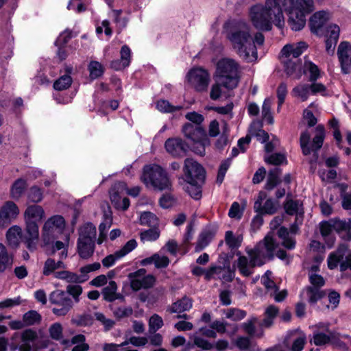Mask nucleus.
<instances>
[{
  "label": "nucleus",
  "instance_id": "1",
  "mask_svg": "<svg viewBox=\"0 0 351 351\" xmlns=\"http://www.w3.org/2000/svg\"><path fill=\"white\" fill-rule=\"evenodd\" d=\"M314 9L313 0H265L264 3L250 8L249 18L257 29L269 31L273 25L279 28L284 26L285 12L291 29L299 31L304 28L306 16Z\"/></svg>",
  "mask_w": 351,
  "mask_h": 351
},
{
  "label": "nucleus",
  "instance_id": "19",
  "mask_svg": "<svg viewBox=\"0 0 351 351\" xmlns=\"http://www.w3.org/2000/svg\"><path fill=\"white\" fill-rule=\"evenodd\" d=\"M305 42L300 41L295 43L287 44L283 47L280 53V60L287 62L289 58L299 59V57L307 49Z\"/></svg>",
  "mask_w": 351,
  "mask_h": 351
},
{
  "label": "nucleus",
  "instance_id": "27",
  "mask_svg": "<svg viewBox=\"0 0 351 351\" xmlns=\"http://www.w3.org/2000/svg\"><path fill=\"white\" fill-rule=\"evenodd\" d=\"M6 240L10 246L17 247L21 241H23L22 229L19 226L14 225L11 226L6 232Z\"/></svg>",
  "mask_w": 351,
  "mask_h": 351
},
{
  "label": "nucleus",
  "instance_id": "44",
  "mask_svg": "<svg viewBox=\"0 0 351 351\" xmlns=\"http://www.w3.org/2000/svg\"><path fill=\"white\" fill-rule=\"evenodd\" d=\"M317 108L314 103H311L307 108L304 110L303 119L307 123L309 127H313L317 123V119L314 113L317 112Z\"/></svg>",
  "mask_w": 351,
  "mask_h": 351
},
{
  "label": "nucleus",
  "instance_id": "61",
  "mask_svg": "<svg viewBox=\"0 0 351 351\" xmlns=\"http://www.w3.org/2000/svg\"><path fill=\"white\" fill-rule=\"evenodd\" d=\"M160 232L157 229H149L141 233V239L143 242L154 241L159 238Z\"/></svg>",
  "mask_w": 351,
  "mask_h": 351
},
{
  "label": "nucleus",
  "instance_id": "64",
  "mask_svg": "<svg viewBox=\"0 0 351 351\" xmlns=\"http://www.w3.org/2000/svg\"><path fill=\"white\" fill-rule=\"evenodd\" d=\"M278 312V308L274 306H269L265 311L266 318L263 322V326L265 327L270 326L273 323V319L276 317Z\"/></svg>",
  "mask_w": 351,
  "mask_h": 351
},
{
  "label": "nucleus",
  "instance_id": "6",
  "mask_svg": "<svg viewBox=\"0 0 351 351\" xmlns=\"http://www.w3.org/2000/svg\"><path fill=\"white\" fill-rule=\"evenodd\" d=\"M141 180L147 188L156 190L168 189L171 186L167 173L157 165L145 166Z\"/></svg>",
  "mask_w": 351,
  "mask_h": 351
},
{
  "label": "nucleus",
  "instance_id": "21",
  "mask_svg": "<svg viewBox=\"0 0 351 351\" xmlns=\"http://www.w3.org/2000/svg\"><path fill=\"white\" fill-rule=\"evenodd\" d=\"M39 239V225L25 223V231L23 241L26 247L33 251L36 250Z\"/></svg>",
  "mask_w": 351,
  "mask_h": 351
},
{
  "label": "nucleus",
  "instance_id": "63",
  "mask_svg": "<svg viewBox=\"0 0 351 351\" xmlns=\"http://www.w3.org/2000/svg\"><path fill=\"white\" fill-rule=\"evenodd\" d=\"M271 276L272 273L270 271H267L262 276L261 282L268 291H273L276 293L278 289L275 283L271 280Z\"/></svg>",
  "mask_w": 351,
  "mask_h": 351
},
{
  "label": "nucleus",
  "instance_id": "47",
  "mask_svg": "<svg viewBox=\"0 0 351 351\" xmlns=\"http://www.w3.org/2000/svg\"><path fill=\"white\" fill-rule=\"evenodd\" d=\"M225 241L229 247L237 248L242 243L243 237L241 234L235 235L232 231H227L225 235Z\"/></svg>",
  "mask_w": 351,
  "mask_h": 351
},
{
  "label": "nucleus",
  "instance_id": "25",
  "mask_svg": "<svg viewBox=\"0 0 351 351\" xmlns=\"http://www.w3.org/2000/svg\"><path fill=\"white\" fill-rule=\"evenodd\" d=\"M38 339L37 332L32 329H27L21 333V345L19 347L20 351H31L32 348H39L36 341Z\"/></svg>",
  "mask_w": 351,
  "mask_h": 351
},
{
  "label": "nucleus",
  "instance_id": "39",
  "mask_svg": "<svg viewBox=\"0 0 351 351\" xmlns=\"http://www.w3.org/2000/svg\"><path fill=\"white\" fill-rule=\"evenodd\" d=\"M95 237L96 228L92 223H86L80 228L79 239L95 241Z\"/></svg>",
  "mask_w": 351,
  "mask_h": 351
},
{
  "label": "nucleus",
  "instance_id": "46",
  "mask_svg": "<svg viewBox=\"0 0 351 351\" xmlns=\"http://www.w3.org/2000/svg\"><path fill=\"white\" fill-rule=\"evenodd\" d=\"M112 223V219L111 216L106 215L104 221L100 223L99 227V237L97 240L99 244H101L106 239L107 230L111 226Z\"/></svg>",
  "mask_w": 351,
  "mask_h": 351
},
{
  "label": "nucleus",
  "instance_id": "11",
  "mask_svg": "<svg viewBox=\"0 0 351 351\" xmlns=\"http://www.w3.org/2000/svg\"><path fill=\"white\" fill-rule=\"evenodd\" d=\"M49 302L54 304L53 313L57 316H64L73 306V300L62 290L52 291L49 297Z\"/></svg>",
  "mask_w": 351,
  "mask_h": 351
},
{
  "label": "nucleus",
  "instance_id": "43",
  "mask_svg": "<svg viewBox=\"0 0 351 351\" xmlns=\"http://www.w3.org/2000/svg\"><path fill=\"white\" fill-rule=\"evenodd\" d=\"M65 265L62 261L56 262L52 258H48L44 265L43 273L45 276H49L56 272L59 269H64Z\"/></svg>",
  "mask_w": 351,
  "mask_h": 351
},
{
  "label": "nucleus",
  "instance_id": "20",
  "mask_svg": "<svg viewBox=\"0 0 351 351\" xmlns=\"http://www.w3.org/2000/svg\"><path fill=\"white\" fill-rule=\"evenodd\" d=\"M137 243L134 239L128 241L124 246L120 250L116 251L114 254H110L102 260V264L105 267H110L119 259L124 257L133 250L136 248Z\"/></svg>",
  "mask_w": 351,
  "mask_h": 351
},
{
  "label": "nucleus",
  "instance_id": "14",
  "mask_svg": "<svg viewBox=\"0 0 351 351\" xmlns=\"http://www.w3.org/2000/svg\"><path fill=\"white\" fill-rule=\"evenodd\" d=\"M145 274V269H140L135 272L130 273L128 275L131 288L133 290L138 291L141 289H148L154 285V276L152 275L146 276Z\"/></svg>",
  "mask_w": 351,
  "mask_h": 351
},
{
  "label": "nucleus",
  "instance_id": "57",
  "mask_svg": "<svg viewBox=\"0 0 351 351\" xmlns=\"http://www.w3.org/2000/svg\"><path fill=\"white\" fill-rule=\"evenodd\" d=\"M72 83V79L68 74L64 75L58 79L53 84L56 90H62L68 88Z\"/></svg>",
  "mask_w": 351,
  "mask_h": 351
},
{
  "label": "nucleus",
  "instance_id": "12",
  "mask_svg": "<svg viewBox=\"0 0 351 351\" xmlns=\"http://www.w3.org/2000/svg\"><path fill=\"white\" fill-rule=\"evenodd\" d=\"M309 281L314 287H308L304 289L300 296L302 299L306 300L311 304L315 303L323 296V293L319 288L324 286L325 281L323 277L317 274H308Z\"/></svg>",
  "mask_w": 351,
  "mask_h": 351
},
{
  "label": "nucleus",
  "instance_id": "42",
  "mask_svg": "<svg viewBox=\"0 0 351 351\" xmlns=\"http://www.w3.org/2000/svg\"><path fill=\"white\" fill-rule=\"evenodd\" d=\"M285 209L289 215H296V220L302 218L303 210L302 204L298 201L288 200L285 204Z\"/></svg>",
  "mask_w": 351,
  "mask_h": 351
},
{
  "label": "nucleus",
  "instance_id": "53",
  "mask_svg": "<svg viewBox=\"0 0 351 351\" xmlns=\"http://www.w3.org/2000/svg\"><path fill=\"white\" fill-rule=\"evenodd\" d=\"M41 316L36 311H29L23 315V320L26 326H32L40 322Z\"/></svg>",
  "mask_w": 351,
  "mask_h": 351
},
{
  "label": "nucleus",
  "instance_id": "5",
  "mask_svg": "<svg viewBox=\"0 0 351 351\" xmlns=\"http://www.w3.org/2000/svg\"><path fill=\"white\" fill-rule=\"evenodd\" d=\"M215 77L226 88H235L240 80L239 64L232 58H224L217 63Z\"/></svg>",
  "mask_w": 351,
  "mask_h": 351
},
{
  "label": "nucleus",
  "instance_id": "59",
  "mask_svg": "<svg viewBox=\"0 0 351 351\" xmlns=\"http://www.w3.org/2000/svg\"><path fill=\"white\" fill-rule=\"evenodd\" d=\"M226 317L233 321H239L246 316L245 311L238 308H229L225 311Z\"/></svg>",
  "mask_w": 351,
  "mask_h": 351
},
{
  "label": "nucleus",
  "instance_id": "41",
  "mask_svg": "<svg viewBox=\"0 0 351 351\" xmlns=\"http://www.w3.org/2000/svg\"><path fill=\"white\" fill-rule=\"evenodd\" d=\"M117 285L114 281H110L108 285L104 288L102 294L104 300L108 302H112L119 298V294L117 293Z\"/></svg>",
  "mask_w": 351,
  "mask_h": 351
},
{
  "label": "nucleus",
  "instance_id": "32",
  "mask_svg": "<svg viewBox=\"0 0 351 351\" xmlns=\"http://www.w3.org/2000/svg\"><path fill=\"white\" fill-rule=\"evenodd\" d=\"M95 251V241H84L79 239L77 242V252L82 258H90Z\"/></svg>",
  "mask_w": 351,
  "mask_h": 351
},
{
  "label": "nucleus",
  "instance_id": "31",
  "mask_svg": "<svg viewBox=\"0 0 351 351\" xmlns=\"http://www.w3.org/2000/svg\"><path fill=\"white\" fill-rule=\"evenodd\" d=\"M131 50L127 45H123L121 50V60L112 61L111 67L115 70H121L128 66L130 63Z\"/></svg>",
  "mask_w": 351,
  "mask_h": 351
},
{
  "label": "nucleus",
  "instance_id": "37",
  "mask_svg": "<svg viewBox=\"0 0 351 351\" xmlns=\"http://www.w3.org/2000/svg\"><path fill=\"white\" fill-rule=\"evenodd\" d=\"M12 262V257L9 254L5 246L0 243V273L10 268Z\"/></svg>",
  "mask_w": 351,
  "mask_h": 351
},
{
  "label": "nucleus",
  "instance_id": "60",
  "mask_svg": "<svg viewBox=\"0 0 351 351\" xmlns=\"http://www.w3.org/2000/svg\"><path fill=\"white\" fill-rule=\"evenodd\" d=\"M324 34H325L326 38L338 40L340 34V28L337 25L331 23L326 26Z\"/></svg>",
  "mask_w": 351,
  "mask_h": 351
},
{
  "label": "nucleus",
  "instance_id": "56",
  "mask_svg": "<svg viewBox=\"0 0 351 351\" xmlns=\"http://www.w3.org/2000/svg\"><path fill=\"white\" fill-rule=\"evenodd\" d=\"M66 294L71 295L75 303L80 302V296L83 292L82 286L79 285H69L66 289Z\"/></svg>",
  "mask_w": 351,
  "mask_h": 351
},
{
  "label": "nucleus",
  "instance_id": "40",
  "mask_svg": "<svg viewBox=\"0 0 351 351\" xmlns=\"http://www.w3.org/2000/svg\"><path fill=\"white\" fill-rule=\"evenodd\" d=\"M278 234L279 238L282 240V245L288 249L292 250L295 246V239L289 235V232L285 227H281L278 230Z\"/></svg>",
  "mask_w": 351,
  "mask_h": 351
},
{
  "label": "nucleus",
  "instance_id": "26",
  "mask_svg": "<svg viewBox=\"0 0 351 351\" xmlns=\"http://www.w3.org/2000/svg\"><path fill=\"white\" fill-rule=\"evenodd\" d=\"M288 339L291 343L290 346L291 351H302L304 349L306 342V336L304 332L300 330L291 332Z\"/></svg>",
  "mask_w": 351,
  "mask_h": 351
},
{
  "label": "nucleus",
  "instance_id": "34",
  "mask_svg": "<svg viewBox=\"0 0 351 351\" xmlns=\"http://www.w3.org/2000/svg\"><path fill=\"white\" fill-rule=\"evenodd\" d=\"M304 73L308 76L310 82H315L323 74V72L321 71L318 66L310 60L304 62Z\"/></svg>",
  "mask_w": 351,
  "mask_h": 351
},
{
  "label": "nucleus",
  "instance_id": "58",
  "mask_svg": "<svg viewBox=\"0 0 351 351\" xmlns=\"http://www.w3.org/2000/svg\"><path fill=\"white\" fill-rule=\"evenodd\" d=\"M310 91V86L308 85H298L293 88V95L295 97L300 98L302 101H305L308 97Z\"/></svg>",
  "mask_w": 351,
  "mask_h": 351
},
{
  "label": "nucleus",
  "instance_id": "17",
  "mask_svg": "<svg viewBox=\"0 0 351 351\" xmlns=\"http://www.w3.org/2000/svg\"><path fill=\"white\" fill-rule=\"evenodd\" d=\"M346 223L337 221L334 222L332 224L331 222L324 221L319 225L320 232L324 240L326 247L330 249L334 245L335 238L332 234L334 228H346Z\"/></svg>",
  "mask_w": 351,
  "mask_h": 351
},
{
  "label": "nucleus",
  "instance_id": "9",
  "mask_svg": "<svg viewBox=\"0 0 351 351\" xmlns=\"http://www.w3.org/2000/svg\"><path fill=\"white\" fill-rule=\"evenodd\" d=\"M210 82L209 72L202 67H193L186 73V84L196 92H206Z\"/></svg>",
  "mask_w": 351,
  "mask_h": 351
},
{
  "label": "nucleus",
  "instance_id": "33",
  "mask_svg": "<svg viewBox=\"0 0 351 351\" xmlns=\"http://www.w3.org/2000/svg\"><path fill=\"white\" fill-rule=\"evenodd\" d=\"M27 184L25 180L19 178L12 184L10 190V195L14 199H19L25 193Z\"/></svg>",
  "mask_w": 351,
  "mask_h": 351
},
{
  "label": "nucleus",
  "instance_id": "18",
  "mask_svg": "<svg viewBox=\"0 0 351 351\" xmlns=\"http://www.w3.org/2000/svg\"><path fill=\"white\" fill-rule=\"evenodd\" d=\"M184 172L186 180H196L203 182L204 178V169L196 161L187 158L184 161Z\"/></svg>",
  "mask_w": 351,
  "mask_h": 351
},
{
  "label": "nucleus",
  "instance_id": "4",
  "mask_svg": "<svg viewBox=\"0 0 351 351\" xmlns=\"http://www.w3.org/2000/svg\"><path fill=\"white\" fill-rule=\"evenodd\" d=\"M185 117L195 125L191 123L184 124L182 128V132L184 136L191 142L192 151L196 154L202 156L205 154L206 146L210 143L204 129L201 126L204 117L202 114L194 111L188 112Z\"/></svg>",
  "mask_w": 351,
  "mask_h": 351
},
{
  "label": "nucleus",
  "instance_id": "50",
  "mask_svg": "<svg viewBox=\"0 0 351 351\" xmlns=\"http://www.w3.org/2000/svg\"><path fill=\"white\" fill-rule=\"evenodd\" d=\"M257 319L252 318L248 322L243 324V327L245 331L249 334L251 337H261L263 335V332L261 329L256 330L254 324L256 323Z\"/></svg>",
  "mask_w": 351,
  "mask_h": 351
},
{
  "label": "nucleus",
  "instance_id": "24",
  "mask_svg": "<svg viewBox=\"0 0 351 351\" xmlns=\"http://www.w3.org/2000/svg\"><path fill=\"white\" fill-rule=\"evenodd\" d=\"M45 217L43 208L39 205L32 204L28 206L24 212L25 223L38 224Z\"/></svg>",
  "mask_w": 351,
  "mask_h": 351
},
{
  "label": "nucleus",
  "instance_id": "15",
  "mask_svg": "<svg viewBox=\"0 0 351 351\" xmlns=\"http://www.w3.org/2000/svg\"><path fill=\"white\" fill-rule=\"evenodd\" d=\"M19 213L20 210L14 202H5L0 208V228H6L18 217Z\"/></svg>",
  "mask_w": 351,
  "mask_h": 351
},
{
  "label": "nucleus",
  "instance_id": "45",
  "mask_svg": "<svg viewBox=\"0 0 351 351\" xmlns=\"http://www.w3.org/2000/svg\"><path fill=\"white\" fill-rule=\"evenodd\" d=\"M192 307V301L190 298L184 297L173 303L171 307L172 312L181 313L189 311Z\"/></svg>",
  "mask_w": 351,
  "mask_h": 351
},
{
  "label": "nucleus",
  "instance_id": "29",
  "mask_svg": "<svg viewBox=\"0 0 351 351\" xmlns=\"http://www.w3.org/2000/svg\"><path fill=\"white\" fill-rule=\"evenodd\" d=\"M284 64L285 71L288 75L294 78H300L302 75L301 64L300 59L289 58L287 62L281 61Z\"/></svg>",
  "mask_w": 351,
  "mask_h": 351
},
{
  "label": "nucleus",
  "instance_id": "38",
  "mask_svg": "<svg viewBox=\"0 0 351 351\" xmlns=\"http://www.w3.org/2000/svg\"><path fill=\"white\" fill-rule=\"evenodd\" d=\"M261 125L258 121H253L250 128V135L255 136L258 141L264 143L269 138L268 134L261 128Z\"/></svg>",
  "mask_w": 351,
  "mask_h": 351
},
{
  "label": "nucleus",
  "instance_id": "23",
  "mask_svg": "<svg viewBox=\"0 0 351 351\" xmlns=\"http://www.w3.org/2000/svg\"><path fill=\"white\" fill-rule=\"evenodd\" d=\"M165 146L167 152L174 157L184 156L189 148L184 141L179 138H169Z\"/></svg>",
  "mask_w": 351,
  "mask_h": 351
},
{
  "label": "nucleus",
  "instance_id": "28",
  "mask_svg": "<svg viewBox=\"0 0 351 351\" xmlns=\"http://www.w3.org/2000/svg\"><path fill=\"white\" fill-rule=\"evenodd\" d=\"M54 277L66 280L67 282L80 283L87 280V277L84 275H78L66 270L58 271L54 273Z\"/></svg>",
  "mask_w": 351,
  "mask_h": 351
},
{
  "label": "nucleus",
  "instance_id": "51",
  "mask_svg": "<svg viewBox=\"0 0 351 351\" xmlns=\"http://www.w3.org/2000/svg\"><path fill=\"white\" fill-rule=\"evenodd\" d=\"M88 69L91 79H96L100 77L104 71L103 65L97 61H90Z\"/></svg>",
  "mask_w": 351,
  "mask_h": 351
},
{
  "label": "nucleus",
  "instance_id": "3",
  "mask_svg": "<svg viewBox=\"0 0 351 351\" xmlns=\"http://www.w3.org/2000/svg\"><path fill=\"white\" fill-rule=\"evenodd\" d=\"M278 244L274 241L273 236L269 233L265 236L263 241L259 242L254 248L247 247L245 251L248 254L250 261L244 256H239L237 262V267L239 272L248 276L252 273L255 266H261L265 263V259L273 256L276 252V256L280 259L285 260L287 258V253L284 250H276Z\"/></svg>",
  "mask_w": 351,
  "mask_h": 351
},
{
  "label": "nucleus",
  "instance_id": "54",
  "mask_svg": "<svg viewBox=\"0 0 351 351\" xmlns=\"http://www.w3.org/2000/svg\"><path fill=\"white\" fill-rule=\"evenodd\" d=\"M156 108L162 112H173L180 110L182 108L180 106H173L168 101L161 99L157 101Z\"/></svg>",
  "mask_w": 351,
  "mask_h": 351
},
{
  "label": "nucleus",
  "instance_id": "36",
  "mask_svg": "<svg viewBox=\"0 0 351 351\" xmlns=\"http://www.w3.org/2000/svg\"><path fill=\"white\" fill-rule=\"evenodd\" d=\"M186 181V183L184 185L185 191L193 198L199 199L201 197V184L203 183V182H197L193 180Z\"/></svg>",
  "mask_w": 351,
  "mask_h": 351
},
{
  "label": "nucleus",
  "instance_id": "48",
  "mask_svg": "<svg viewBox=\"0 0 351 351\" xmlns=\"http://www.w3.org/2000/svg\"><path fill=\"white\" fill-rule=\"evenodd\" d=\"M326 245H322L319 241H312L310 243V250L317 252L319 254L315 258L317 263H322L324 258L325 248Z\"/></svg>",
  "mask_w": 351,
  "mask_h": 351
},
{
  "label": "nucleus",
  "instance_id": "62",
  "mask_svg": "<svg viewBox=\"0 0 351 351\" xmlns=\"http://www.w3.org/2000/svg\"><path fill=\"white\" fill-rule=\"evenodd\" d=\"M266 162L274 165H279L287 162L286 156L282 154H274L265 156Z\"/></svg>",
  "mask_w": 351,
  "mask_h": 351
},
{
  "label": "nucleus",
  "instance_id": "10",
  "mask_svg": "<svg viewBox=\"0 0 351 351\" xmlns=\"http://www.w3.org/2000/svg\"><path fill=\"white\" fill-rule=\"evenodd\" d=\"M309 329L312 332V335L309 336L310 343L317 346L326 345L335 337V333L330 329V324L328 322L311 325Z\"/></svg>",
  "mask_w": 351,
  "mask_h": 351
},
{
  "label": "nucleus",
  "instance_id": "13",
  "mask_svg": "<svg viewBox=\"0 0 351 351\" xmlns=\"http://www.w3.org/2000/svg\"><path fill=\"white\" fill-rule=\"evenodd\" d=\"M267 197V195L265 191L258 193L254 205V209L256 213L273 215L278 210L280 207L278 201Z\"/></svg>",
  "mask_w": 351,
  "mask_h": 351
},
{
  "label": "nucleus",
  "instance_id": "35",
  "mask_svg": "<svg viewBox=\"0 0 351 351\" xmlns=\"http://www.w3.org/2000/svg\"><path fill=\"white\" fill-rule=\"evenodd\" d=\"M347 246L346 245H341L339 246L337 251L329 254L327 264L330 269H333L337 267L341 258H342L343 256L345 254Z\"/></svg>",
  "mask_w": 351,
  "mask_h": 351
},
{
  "label": "nucleus",
  "instance_id": "8",
  "mask_svg": "<svg viewBox=\"0 0 351 351\" xmlns=\"http://www.w3.org/2000/svg\"><path fill=\"white\" fill-rule=\"evenodd\" d=\"M140 191L139 186H134L128 189L125 182L115 183L110 191L111 202L117 208L125 210L130 206V200L123 195L128 194L132 197H136L138 195Z\"/></svg>",
  "mask_w": 351,
  "mask_h": 351
},
{
  "label": "nucleus",
  "instance_id": "30",
  "mask_svg": "<svg viewBox=\"0 0 351 351\" xmlns=\"http://www.w3.org/2000/svg\"><path fill=\"white\" fill-rule=\"evenodd\" d=\"M85 337L82 335L74 336L71 340H62V345L65 348L75 345L72 351H87L89 348L88 345L84 343Z\"/></svg>",
  "mask_w": 351,
  "mask_h": 351
},
{
  "label": "nucleus",
  "instance_id": "52",
  "mask_svg": "<svg viewBox=\"0 0 351 351\" xmlns=\"http://www.w3.org/2000/svg\"><path fill=\"white\" fill-rule=\"evenodd\" d=\"M139 221L143 226H155L158 222L157 217L151 212H143L139 217Z\"/></svg>",
  "mask_w": 351,
  "mask_h": 351
},
{
  "label": "nucleus",
  "instance_id": "55",
  "mask_svg": "<svg viewBox=\"0 0 351 351\" xmlns=\"http://www.w3.org/2000/svg\"><path fill=\"white\" fill-rule=\"evenodd\" d=\"M50 337L55 340L60 341L62 343V340H66L62 336V326L60 323L53 324L49 328Z\"/></svg>",
  "mask_w": 351,
  "mask_h": 351
},
{
  "label": "nucleus",
  "instance_id": "7",
  "mask_svg": "<svg viewBox=\"0 0 351 351\" xmlns=\"http://www.w3.org/2000/svg\"><path fill=\"white\" fill-rule=\"evenodd\" d=\"M66 228V221L60 215L49 217L43 223L41 230V239L45 245H49L63 234Z\"/></svg>",
  "mask_w": 351,
  "mask_h": 351
},
{
  "label": "nucleus",
  "instance_id": "49",
  "mask_svg": "<svg viewBox=\"0 0 351 351\" xmlns=\"http://www.w3.org/2000/svg\"><path fill=\"white\" fill-rule=\"evenodd\" d=\"M325 137V130L323 125H319L315 128V135L313 139V147L317 150L323 145L324 139Z\"/></svg>",
  "mask_w": 351,
  "mask_h": 351
},
{
  "label": "nucleus",
  "instance_id": "16",
  "mask_svg": "<svg viewBox=\"0 0 351 351\" xmlns=\"http://www.w3.org/2000/svg\"><path fill=\"white\" fill-rule=\"evenodd\" d=\"M330 12L322 10L315 12L310 18L309 25L313 33L322 36L324 33L325 25L330 20Z\"/></svg>",
  "mask_w": 351,
  "mask_h": 351
},
{
  "label": "nucleus",
  "instance_id": "2",
  "mask_svg": "<svg viewBox=\"0 0 351 351\" xmlns=\"http://www.w3.org/2000/svg\"><path fill=\"white\" fill-rule=\"evenodd\" d=\"M228 38L239 56L249 62L257 60V47L262 45L265 40L262 33H253L244 21L232 23Z\"/></svg>",
  "mask_w": 351,
  "mask_h": 351
},
{
  "label": "nucleus",
  "instance_id": "22",
  "mask_svg": "<svg viewBox=\"0 0 351 351\" xmlns=\"http://www.w3.org/2000/svg\"><path fill=\"white\" fill-rule=\"evenodd\" d=\"M338 58L343 73H348L351 67V45L346 42H341L337 50Z\"/></svg>",
  "mask_w": 351,
  "mask_h": 351
}]
</instances>
